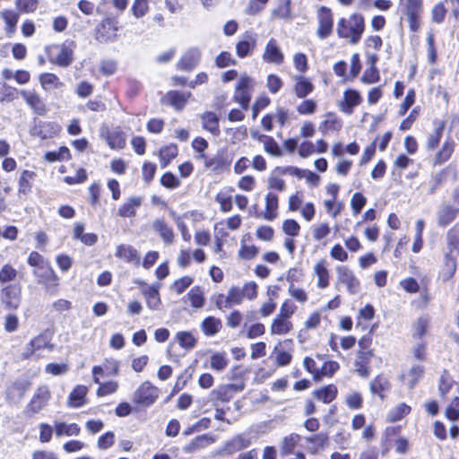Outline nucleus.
<instances>
[{"label": "nucleus", "mask_w": 459, "mask_h": 459, "mask_svg": "<svg viewBox=\"0 0 459 459\" xmlns=\"http://www.w3.org/2000/svg\"><path fill=\"white\" fill-rule=\"evenodd\" d=\"M36 178V173L31 170H23L21 173L18 182L19 195H27L32 188V183Z\"/></svg>", "instance_id": "obj_33"}, {"label": "nucleus", "mask_w": 459, "mask_h": 459, "mask_svg": "<svg viewBox=\"0 0 459 459\" xmlns=\"http://www.w3.org/2000/svg\"><path fill=\"white\" fill-rule=\"evenodd\" d=\"M429 319L427 316H420L412 325V336L416 339H421L427 333Z\"/></svg>", "instance_id": "obj_56"}, {"label": "nucleus", "mask_w": 459, "mask_h": 459, "mask_svg": "<svg viewBox=\"0 0 459 459\" xmlns=\"http://www.w3.org/2000/svg\"><path fill=\"white\" fill-rule=\"evenodd\" d=\"M447 252L455 255H459V225H455L446 235Z\"/></svg>", "instance_id": "obj_46"}, {"label": "nucleus", "mask_w": 459, "mask_h": 459, "mask_svg": "<svg viewBox=\"0 0 459 459\" xmlns=\"http://www.w3.org/2000/svg\"><path fill=\"white\" fill-rule=\"evenodd\" d=\"M459 213V208L450 204H442L437 212V222L440 227L452 223Z\"/></svg>", "instance_id": "obj_18"}, {"label": "nucleus", "mask_w": 459, "mask_h": 459, "mask_svg": "<svg viewBox=\"0 0 459 459\" xmlns=\"http://www.w3.org/2000/svg\"><path fill=\"white\" fill-rule=\"evenodd\" d=\"M304 204H306L305 194L301 190L296 191L288 198V209L292 212H298Z\"/></svg>", "instance_id": "obj_58"}, {"label": "nucleus", "mask_w": 459, "mask_h": 459, "mask_svg": "<svg viewBox=\"0 0 459 459\" xmlns=\"http://www.w3.org/2000/svg\"><path fill=\"white\" fill-rule=\"evenodd\" d=\"M115 256L136 267L141 264L140 253L131 245H118L116 248Z\"/></svg>", "instance_id": "obj_15"}, {"label": "nucleus", "mask_w": 459, "mask_h": 459, "mask_svg": "<svg viewBox=\"0 0 459 459\" xmlns=\"http://www.w3.org/2000/svg\"><path fill=\"white\" fill-rule=\"evenodd\" d=\"M293 330V324L290 319L276 316L270 325L272 335H286Z\"/></svg>", "instance_id": "obj_24"}, {"label": "nucleus", "mask_w": 459, "mask_h": 459, "mask_svg": "<svg viewBox=\"0 0 459 459\" xmlns=\"http://www.w3.org/2000/svg\"><path fill=\"white\" fill-rule=\"evenodd\" d=\"M244 299L241 289L232 286L229 289L227 296L221 295L217 301L218 305L223 304L224 307H230L233 305H239Z\"/></svg>", "instance_id": "obj_25"}, {"label": "nucleus", "mask_w": 459, "mask_h": 459, "mask_svg": "<svg viewBox=\"0 0 459 459\" xmlns=\"http://www.w3.org/2000/svg\"><path fill=\"white\" fill-rule=\"evenodd\" d=\"M391 387V383L389 378L384 375H377L371 382H370V391L372 394H377L381 399L384 398V393L388 391Z\"/></svg>", "instance_id": "obj_32"}, {"label": "nucleus", "mask_w": 459, "mask_h": 459, "mask_svg": "<svg viewBox=\"0 0 459 459\" xmlns=\"http://www.w3.org/2000/svg\"><path fill=\"white\" fill-rule=\"evenodd\" d=\"M403 13L408 15H421L423 0H399Z\"/></svg>", "instance_id": "obj_34"}, {"label": "nucleus", "mask_w": 459, "mask_h": 459, "mask_svg": "<svg viewBox=\"0 0 459 459\" xmlns=\"http://www.w3.org/2000/svg\"><path fill=\"white\" fill-rule=\"evenodd\" d=\"M273 15L276 18L290 20V0H280L278 6L273 11Z\"/></svg>", "instance_id": "obj_60"}, {"label": "nucleus", "mask_w": 459, "mask_h": 459, "mask_svg": "<svg viewBox=\"0 0 459 459\" xmlns=\"http://www.w3.org/2000/svg\"><path fill=\"white\" fill-rule=\"evenodd\" d=\"M318 17V28L316 30V35L320 39L327 38L333 31V13L332 11L322 6L317 12Z\"/></svg>", "instance_id": "obj_9"}, {"label": "nucleus", "mask_w": 459, "mask_h": 459, "mask_svg": "<svg viewBox=\"0 0 459 459\" xmlns=\"http://www.w3.org/2000/svg\"><path fill=\"white\" fill-rule=\"evenodd\" d=\"M18 271L9 264H4L0 269V283L5 284L17 278Z\"/></svg>", "instance_id": "obj_62"}, {"label": "nucleus", "mask_w": 459, "mask_h": 459, "mask_svg": "<svg viewBox=\"0 0 459 459\" xmlns=\"http://www.w3.org/2000/svg\"><path fill=\"white\" fill-rule=\"evenodd\" d=\"M337 281L336 286L342 284L351 295H356L360 290V282L355 273L346 265L335 267Z\"/></svg>", "instance_id": "obj_4"}, {"label": "nucleus", "mask_w": 459, "mask_h": 459, "mask_svg": "<svg viewBox=\"0 0 459 459\" xmlns=\"http://www.w3.org/2000/svg\"><path fill=\"white\" fill-rule=\"evenodd\" d=\"M49 346V341L46 334L40 333L31 339L25 347L22 353L23 358L31 357L36 351H41Z\"/></svg>", "instance_id": "obj_22"}, {"label": "nucleus", "mask_w": 459, "mask_h": 459, "mask_svg": "<svg viewBox=\"0 0 459 459\" xmlns=\"http://www.w3.org/2000/svg\"><path fill=\"white\" fill-rule=\"evenodd\" d=\"M312 275L316 278V287L318 289L325 290L329 286L331 276L328 262L325 258H321L315 263Z\"/></svg>", "instance_id": "obj_12"}, {"label": "nucleus", "mask_w": 459, "mask_h": 459, "mask_svg": "<svg viewBox=\"0 0 459 459\" xmlns=\"http://www.w3.org/2000/svg\"><path fill=\"white\" fill-rule=\"evenodd\" d=\"M178 152V151L176 144H169L164 148H161L159 153L161 166L165 168L171 160L177 157Z\"/></svg>", "instance_id": "obj_57"}, {"label": "nucleus", "mask_w": 459, "mask_h": 459, "mask_svg": "<svg viewBox=\"0 0 459 459\" xmlns=\"http://www.w3.org/2000/svg\"><path fill=\"white\" fill-rule=\"evenodd\" d=\"M262 58L265 63L281 65L284 61V54L274 39H270L265 45Z\"/></svg>", "instance_id": "obj_13"}, {"label": "nucleus", "mask_w": 459, "mask_h": 459, "mask_svg": "<svg viewBox=\"0 0 459 459\" xmlns=\"http://www.w3.org/2000/svg\"><path fill=\"white\" fill-rule=\"evenodd\" d=\"M289 295L299 304H305L308 300V293L303 288L298 287L295 284L288 286Z\"/></svg>", "instance_id": "obj_61"}, {"label": "nucleus", "mask_w": 459, "mask_h": 459, "mask_svg": "<svg viewBox=\"0 0 459 459\" xmlns=\"http://www.w3.org/2000/svg\"><path fill=\"white\" fill-rule=\"evenodd\" d=\"M366 204L367 197L363 194L359 192L354 193L351 198V208L352 211V214L356 216L359 213H360L361 210L366 205Z\"/></svg>", "instance_id": "obj_63"}, {"label": "nucleus", "mask_w": 459, "mask_h": 459, "mask_svg": "<svg viewBox=\"0 0 459 459\" xmlns=\"http://www.w3.org/2000/svg\"><path fill=\"white\" fill-rule=\"evenodd\" d=\"M126 134L122 131H113L107 136V143L111 149L121 150L126 146Z\"/></svg>", "instance_id": "obj_52"}, {"label": "nucleus", "mask_w": 459, "mask_h": 459, "mask_svg": "<svg viewBox=\"0 0 459 459\" xmlns=\"http://www.w3.org/2000/svg\"><path fill=\"white\" fill-rule=\"evenodd\" d=\"M306 441L308 443V452L311 453L312 455H316L327 446L328 435L323 432L317 433L313 436L306 437Z\"/></svg>", "instance_id": "obj_28"}, {"label": "nucleus", "mask_w": 459, "mask_h": 459, "mask_svg": "<svg viewBox=\"0 0 459 459\" xmlns=\"http://www.w3.org/2000/svg\"><path fill=\"white\" fill-rule=\"evenodd\" d=\"M88 388L85 385H78L70 393L67 405L72 408H79L86 403Z\"/></svg>", "instance_id": "obj_27"}, {"label": "nucleus", "mask_w": 459, "mask_h": 459, "mask_svg": "<svg viewBox=\"0 0 459 459\" xmlns=\"http://www.w3.org/2000/svg\"><path fill=\"white\" fill-rule=\"evenodd\" d=\"M251 441L244 434H239L228 441L224 446L219 451L220 455H231L237 451L249 446Z\"/></svg>", "instance_id": "obj_20"}, {"label": "nucleus", "mask_w": 459, "mask_h": 459, "mask_svg": "<svg viewBox=\"0 0 459 459\" xmlns=\"http://www.w3.org/2000/svg\"><path fill=\"white\" fill-rule=\"evenodd\" d=\"M411 411V407L404 403L397 404L387 414V420L390 422H394L402 420L408 415Z\"/></svg>", "instance_id": "obj_55"}, {"label": "nucleus", "mask_w": 459, "mask_h": 459, "mask_svg": "<svg viewBox=\"0 0 459 459\" xmlns=\"http://www.w3.org/2000/svg\"><path fill=\"white\" fill-rule=\"evenodd\" d=\"M190 92H179V91H169L167 94V98L170 104L177 109L180 110L184 108L188 99L190 98Z\"/></svg>", "instance_id": "obj_51"}, {"label": "nucleus", "mask_w": 459, "mask_h": 459, "mask_svg": "<svg viewBox=\"0 0 459 459\" xmlns=\"http://www.w3.org/2000/svg\"><path fill=\"white\" fill-rule=\"evenodd\" d=\"M0 301L4 308L14 311L22 303V286L20 283L8 284L0 290Z\"/></svg>", "instance_id": "obj_3"}, {"label": "nucleus", "mask_w": 459, "mask_h": 459, "mask_svg": "<svg viewBox=\"0 0 459 459\" xmlns=\"http://www.w3.org/2000/svg\"><path fill=\"white\" fill-rule=\"evenodd\" d=\"M265 209L263 218L266 221H273L278 216L279 200L278 196L269 193L265 195Z\"/></svg>", "instance_id": "obj_29"}, {"label": "nucleus", "mask_w": 459, "mask_h": 459, "mask_svg": "<svg viewBox=\"0 0 459 459\" xmlns=\"http://www.w3.org/2000/svg\"><path fill=\"white\" fill-rule=\"evenodd\" d=\"M454 147H455V143L453 141H451V140L446 141L443 143L442 148L436 154L435 159H434V163L436 165H441L444 162L447 161L450 159V157L454 152Z\"/></svg>", "instance_id": "obj_48"}, {"label": "nucleus", "mask_w": 459, "mask_h": 459, "mask_svg": "<svg viewBox=\"0 0 459 459\" xmlns=\"http://www.w3.org/2000/svg\"><path fill=\"white\" fill-rule=\"evenodd\" d=\"M19 94L34 113L38 115H44L46 113L45 102L36 90L22 89L19 91Z\"/></svg>", "instance_id": "obj_10"}, {"label": "nucleus", "mask_w": 459, "mask_h": 459, "mask_svg": "<svg viewBox=\"0 0 459 459\" xmlns=\"http://www.w3.org/2000/svg\"><path fill=\"white\" fill-rule=\"evenodd\" d=\"M373 356L372 351H359L357 359L354 362L355 371L363 377L369 375V361Z\"/></svg>", "instance_id": "obj_23"}, {"label": "nucleus", "mask_w": 459, "mask_h": 459, "mask_svg": "<svg viewBox=\"0 0 459 459\" xmlns=\"http://www.w3.org/2000/svg\"><path fill=\"white\" fill-rule=\"evenodd\" d=\"M254 80L247 74L239 76L238 82L235 87L233 100L238 103L244 110H247L252 97Z\"/></svg>", "instance_id": "obj_2"}, {"label": "nucleus", "mask_w": 459, "mask_h": 459, "mask_svg": "<svg viewBox=\"0 0 459 459\" xmlns=\"http://www.w3.org/2000/svg\"><path fill=\"white\" fill-rule=\"evenodd\" d=\"M230 160L222 153H217L212 158L204 159V167L217 175L228 171L230 168Z\"/></svg>", "instance_id": "obj_19"}, {"label": "nucleus", "mask_w": 459, "mask_h": 459, "mask_svg": "<svg viewBox=\"0 0 459 459\" xmlns=\"http://www.w3.org/2000/svg\"><path fill=\"white\" fill-rule=\"evenodd\" d=\"M229 364L225 352H214L210 357V368L216 371H222Z\"/></svg>", "instance_id": "obj_54"}, {"label": "nucleus", "mask_w": 459, "mask_h": 459, "mask_svg": "<svg viewBox=\"0 0 459 459\" xmlns=\"http://www.w3.org/2000/svg\"><path fill=\"white\" fill-rule=\"evenodd\" d=\"M312 238L315 241L321 242L331 233V227L326 221L317 222L311 227Z\"/></svg>", "instance_id": "obj_47"}, {"label": "nucleus", "mask_w": 459, "mask_h": 459, "mask_svg": "<svg viewBox=\"0 0 459 459\" xmlns=\"http://www.w3.org/2000/svg\"><path fill=\"white\" fill-rule=\"evenodd\" d=\"M175 340L185 350H192L197 343V338L189 331L178 332L175 334Z\"/></svg>", "instance_id": "obj_37"}, {"label": "nucleus", "mask_w": 459, "mask_h": 459, "mask_svg": "<svg viewBox=\"0 0 459 459\" xmlns=\"http://www.w3.org/2000/svg\"><path fill=\"white\" fill-rule=\"evenodd\" d=\"M336 31L340 38L356 44L364 31V19L359 14H352L348 19L342 18L337 23Z\"/></svg>", "instance_id": "obj_1"}, {"label": "nucleus", "mask_w": 459, "mask_h": 459, "mask_svg": "<svg viewBox=\"0 0 459 459\" xmlns=\"http://www.w3.org/2000/svg\"><path fill=\"white\" fill-rule=\"evenodd\" d=\"M201 58V50L197 48H190L184 52L177 66L183 71H191L199 63Z\"/></svg>", "instance_id": "obj_17"}, {"label": "nucleus", "mask_w": 459, "mask_h": 459, "mask_svg": "<svg viewBox=\"0 0 459 459\" xmlns=\"http://www.w3.org/2000/svg\"><path fill=\"white\" fill-rule=\"evenodd\" d=\"M301 437L299 434L291 433L282 438L281 442V452L283 455L291 454L296 446L300 441Z\"/></svg>", "instance_id": "obj_50"}, {"label": "nucleus", "mask_w": 459, "mask_h": 459, "mask_svg": "<svg viewBox=\"0 0 459 459\" xmlns=\"http://www.w3.org/2000/svg\"><path fill=\"white\" fill-rule=\"evenodd\" d=\"M222 327L221 319L215 316H207L201 324V329L206 336H213L218 333Z\"/></svg>", "instance_id": "obj_35"}, {"label": "nucleus", "mask_w": 459, "mask_h": 459, "mask_svg": "<svg viewBox=\"0 0 459 459\" xmlns=\"http://www.w3.org/2000/svg\"><path fill=\"white\" fill-rule=\"evenodd\" d=\"M361 100L359 92L350 89L343 92L342 99L338 101V107L342 112L351 115L354 108L360 104Z\"/></svg>", "instance_id": "obj_16"}, {"label": "nucleus", "mask_w": 459, "mask_h": 459, "mask_svg": "<svg viewBox=\"0 0 459 459\" xmlns=\"http://www.w3.org/2000/svg\"><path fill=\"white\" fill-rule=\"evenodd\" d=\"M456 271V258L455 255L446 252L444 265L442 267V277L444 280H448L453 277Z\"/></svg>", "instance_id": "obj_45"}, {"label": "nucleus", "mask_w": 459, "mask_h": 459, "mask_svg": "<svg viewBox=\"0 0 459 459\" xmlns=\"http://www.w3.org/2000/svg\"><path fill=\"white\" fill-rule=\"evenodd\" d=\"M268 187L279 192H283L286 188L285 181L282 179V174L278 173L276 168L273 169L268 178Z\"/></svg>", "instance_id": "obj_59"}, {"label": "nucleus", "mask_w": 459, "mask_h": 459, "mask_svg": "<svg viewBox=\"0 0 459 459\" xmlns=\"http://www.w3.org/2000/svg\"><path fill=\"white\" fill-rule=\"evenodd\" d=\"M117 22L111 18H106L95 29V39L100 43L113 42L117 39Z\"/></svg>", "instance_id": "obj_7"}, {"label": "nucleus", "mask_w": 459, "mask_h": 459, "mask_svg": "<svg viewBox=\"0 0 459 459\" xmlns=\"http://www.w3.org/2000/svg\"><path fill=\"white\" fill-rule=\"evenodd\" d=\"M54 429H55L56 435L57 437H62V436H67V437L78 436L79 433H80V430H81L79 426L76 423L67 424V423L62 422V421H55L54 422Z\"/></svg>", "instance_id": "obj_39"}, {"label": "nucleus", "mask_w": 459, "mask_h": 459, "mask_svg": "<svg viewBox=\"0 0 459 459\" xmlns=\"http://www.w3.org/2000/svg\"><path fill=\"white\" fill-rule=\"evenodd\" d=\"M34 274L38 278V282L44 284L45 290L48 293L51 295L57 294L59 279L49 264L46 265V270L44 272L39 273L38 271H34Z\"/></svg>", "instance_id": "obj_8"}, {"label": "nucleus", "mask_w": 459, "mask_h": 459, "mask_svg": "<svg viewBox=\"0 0 459 459\" xmlns=\"http://www.w3.org/2000/svg\"><path fill=\"white\" fill-rule=\"evenodd\" d=\"M142 198L133 196L128 198L118 209L117 214L123 218H130L135 215L136 209L141 205Z\"/></svg>", "instance_id": "obj_31"}, {"label": "nucleus", "mask_w": 459, "mask_h": 459, "mask_svg": "<svg viewBox=\"0 0 459 459\" xmlns=\"http://www.w3.org/2000/svg\"><path fill=\"white\" fill-rule=\"evenodd\" d=\"M152 229L154 232L159 234L166 245L173 244L175 240L173 229L163 219L155 220L152 223Z\"/></svg>", "instance_id": "obj_21"}, {"label": "nucleus", "mask_w": 459, "mask_h": 459, "mask_svg": "<svg viewBox=\"0 0 459 459\" xmlns=\"http://www.w3.org/2000/svg\"><path fill=\"white\" fill-rule=\"evenodd\" d=\"M51 398V392L48 385L39 386L34 394L32 395L30 403L26 407V411L29 414L39 413L48 403Z\"/></svg>", "instance_id": "obj_6"}, {"label": "nucleus", "mask_w": 459, "mask_h": 459, "mask_svg": "<svg viewBox=\"0 0 459 459\" xmlns=\"http://www.w3.org/2000/svg\"><path fill=\"white\" fill-rule=\"evenodd\" d=\"M423 374V367L420 365L412 366L407 372L402 376L403 382L410 388L413 387Z\"/></svg>", "instance_id": "obj_43"}, {"label": "nucleus", "mask_w": 459, "mask_h": 459, "mask_svg": "<svg viewBox=\"0 0 459 459\" xmlns=\"http://www.w3.org/2000/svg\"><path fill=\"white\" fill-rule=\"evenodd\" d=\"M39 83L43 90L52 91L57 90L64 86V83L60 79L54 74L45 73L39 75Z\"/></svg>", "instance_id": "obj_36"}, {"label": "nucleus", "mask_w": 459, "mask_h": 459, "mask_svg": "<svg viewBox=\"0 0 459 459\" xmlns=\"http://www.w3.org/2000/svg\"><path fill=\"white\" fill-rule=\"evenodd\" d=\"M294 92L298 98L303 99L314 91L311 81L302 75L295 76Z\"/></svg>", "instance_id": "obj_30"}, {"label": "nucleus", "mask_w": 459, "mask_h": 459, "mask_svg": "<svg viewBox=\"0 0 459 459\" xmlns=\"http://www.w3.org/2000/svg\"><path fill=\"white\" fill-rule=\"evenodd\" d=\"M147 307L152 310H156L160 307V299L158 290V287L149 286L147 289L143 290Z\"/></svg>", "instance_id": "obj_42"}, {"label": "nucleus", "mask_w": 459, "mask_h": 459, "mask_svg": "<svg viewBox=\"0 0 459 459\" xmlns=\"http://www.w3.org/2000/svg\"><path fill=\"white\" fill-rule=\"evenodd\" d=\"M324 207L327 214L331 218L335 219L343 211L344 204L342 201H339L338 199L329 198L324 201Z\"/></svg>", "instance_id": "obj_49"}, {"label": "nucleus", "mask_w": 459, "mask_h": 459, "mask_svg": "<svg viewBox=\"0 0 459 459\" xmlns=\"http://www.w3.org/2000/svg\"><path fill=\"white\" fill-rule=\"evenodd\" d=\"M336 394L337 387L334 385H328L313 392L315 398L323 402L324 403H330L335 399Z\"/></svg>", "instance_id": "obj_38"}, {"label": "nucleus", "mask_w": 459, "mask_h": 459, "mask_svg": "<svg viewBox=\"0 0 459 459\" xmlns=\"http://www.w3.org/2000/svg\"><path fill=\"white\" fill-rule=\"evenodd\" d=\"M342 126V120L333 113L325 115V120L322 122L320 128L323 132H339Z\"/></svg>", "instance_id": "obj_44"}, {"label": "nucleus", "mask_w": 459, "mask_h": 459, "mask_svg": "<svg viewBox=\"0 0 459 459\" xmlns=\"http://www.w3.org/2000/svg\"><path fill=\"white\" fill-rule=\"evenodd\" d=\"M51 61L60 66L66 67L73 61V48L63 44L50 48Z\"/></svg>", "instance_id": "obj_14"}, {"label": "nucleus", "mask_w": 459, "mask_h": 459, "mask_svg": "<svg viewBox=\"0 0 459 459\" xmlns=\"http://www.w3.org/2000/svg\"><path fill=\"white\" fill-rule=\"evenodd\" d=\"M202 126L204 130L210 132L212 135L220 134L219 117L212 111H206L200 116Z\"/></svg>", "instance_id": "obj_26"}, {"label": "nucleus", "mask_w": 459, "mask_h": 459, "mask_svg": "<svg viewBox=\"0 0 459 459\" xmlns=\"http://www.w3.org/2000/svg\"><path fill=\"white\" fill-rule=\"evenodd\" d=\"M186 298L190 302V305L195 308L203 307L205 302L204 291L198 286L192 288L186 294Z\"/></svg>", "instance_id": "obj_53"}, {"label": "nucleus", "mask_w": 459, "mask_h": 459, "mask_svg": "<svg viewBox=\"0 0 459 459\" xmlns=\"http://www.w3.org/2000/svg\"><path fill=\"white\" fill-rule=\"evenodd\" d=\"M246 237H248V235L243 236L242 239L240 240V247L238 251V256L242 260H252L257 256L259 248L255 245L247 244Z\"/></svg>", "instance_id": "obj_40"}, {"label": "nucleus", "mask_w": 459, "mask_h": 459, "mask_svg": "<svg viewBox=\"0 0 459 459\" xmlns=\"http://www.w3.org/2000/svg\"><path fill=\"white\" fill-rule=\"evenodd\" d=\"M445 416L447 420L455 421L459 419V397H455L447 405L445 411Z\"/></svg>", "instance_id": "obj_64"}, {"label": "nucleus", "mask_w": 459, "mask_h": 459, "mask_svg": "<svg viewBox=\"0 0 459 459\" xmlns=\"http://www.w3.org/2000/svg\"><path fill=\"white\" fill-rule=\"evenodd\" d=\"M159 396V390L151 382H143L134 393L133 402L142 406L152 405Z\"/></svg>", "instance_id": "obj_5"}, {"label": "nucleus", "mask_w": 459, "mask_h": 459, "mask_svg": "<svg viewBox=\"0 0 459 459\" xmlns=\"http://www.w3.org/2000/svg\"><path fill=\"white\" fill-rule=\"evenodd\" d=\"M256 48V36L246 31L236 43V54L239 58L252 56Z\"/></svg>", "instance_id": "obj_11"}, {"label": "nucleus", "mask_w": 459, "mask_h": 459, "mask_svg": "<svg viewBox=\"0 0 459 459\" xmlns=\"http://www.w3.org/2000/svg\"><path fill=\"white\" fill-rule=\"evenodd\" d=\"M214 442V439L208 435H201L192 440L189 444L184 446L183 450L186 453H194L199 449L204 448Z\"/></svg>", "instance_id": "obj_41"}]
</instances>
